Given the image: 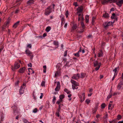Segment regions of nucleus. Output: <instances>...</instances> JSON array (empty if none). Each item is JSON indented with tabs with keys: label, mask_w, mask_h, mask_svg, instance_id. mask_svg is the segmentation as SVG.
I'll return each instance as SVG.
<instances>
[{
	"label": "nucleus",
	"mask_w": 123,
	"mask_h": 123,
	"mask_svg": "<svg viewBox=\"0 0 123 123\" xmlns=\"http://www.w3.org/2000/svg\"><path fill=\"white\" fill-rule=\"evenodd\" d=\"M81 75L80 78H84L85 77L86 75V74L84 73H81Z\"/></svg>",
	"instance_id": "obj_24"
},
{
	"label": "nucleus",
	"mask_w": 123,
	"mask_h": 123,
	"mask_svg": "<svg viewBox=\"0 0 123 123\" xmlns=\"http://www.w3.org/2000/svg\"><path fill=\"white\" fill-rule=\"evenodd\" d=\"M80 101L81 102H83L84 100H83V97H82L80 96Z\"/></svg>",
	"instance_id": "obj_47"
},
{
	"label": "nucleus",
	"mask_w": 123,
	"mask_h": 123,
	"mask_svg": "<svg viewBox=\"0 0 123 123\" xmlns=\"http://www.w3.org/2000/svg\"><path fill=\"white\" fill-rule=\"evenodd\" d=\"M108 0H102L101 2L102 4H104L106 3L109 2Z\"/></svg>",
	"instance_id": "obj_18"
},
{
	"label": "nucleus",
	"mask_w": 123,
	"mask_h": 123,
	"mask_svg": "<svg viewBox=\"0 0 123 123\" xmlns=\"http://www.w3.org/2000/svg\"><path fill=\"white\" fill-rule=\"evenodd\" d=\"M25 52L28 55L32 53L31 52L28 50H26L25 51Z\"/></svg>",
	"instance_id": "obj_35"
},
{
	"label": "nucleus",
	"mask_w": 123,
	"mask_h": 123,
	"mask_svg": "<svg viewBox=\"0 0 123 123\" xmlns=\"http://www.w3.org/2000/svg\"><path fill=\"white\" fill-rule=\"evenodd\" d=\"M54 44L56 45H58V42H57L56 41H54Z\"/></svg>",
	"instance_id": "obj_45"
},
{
	"label": "nucleus",
	"mask_w": 123,
	"mask_h": 123,
	"mask_svg": "<svg viewBox=\"0 0 123 123\" xmlns=\"http://www.w3.org/2000/svg\"><path fill=\"white\" fill-rule=\"evenodd\" d=\"M85 102L88 104L90 102V100L88 99H86L85 101Z\"/></svg>",
	"instance_id": "obj_41"
},
{
	"label": "nucleus",
	"mask_w": 123,
	"mask_h": 123,
	"mask_svg": "<svg viewBox=\"0 0 123 123\" xmlns=\"http://www.w3.org/2000/svg\"><path fill=\"white\" fill-rule=\"evenodd\" d=\"M112 24V23L111 22H105L104 23L103 25L104 27L106 29L109 26H111Z\"/></svg>",
	"instance_id": "obj_6"
},
{
	"label": "nucleus",
	"mask_w": 123,
	"mask_h": 123,
	"mask_svg": "<svg viewBox=\"0 0 123 123\" xmlns=\"http://www.w3.org/2000/svg\"><path fill=\"white\" fill-rule=\"evenodd\" d=\"M64 91L66 92L68 94H69L71 93L70 91L68 90L66 88H65L64 90Z\"/></svg>",
	"instance_id": "obj_20"
},
{
	"label": "nucleus",
	"mask_w": 123,
	"mask_h": 123,
	"mask_svg": "<svg viewBox=\"0 0 123 123\" xmlns=\"http://www.w3.org/2000/svg\"><path fill=\"white\" fill-rule=\"evenodd\" d=\"M37 111V109L36 108L33 111V112L34 113L36 112Z\"/></svg>",
	"instance_id": "obj_48"
},
{
	"label": "nucleus",
	"mask_w": 123,
	"mask_h": 123,
	"mask_svg": "<svg viewBox=\"0 0 123 123\" xmlns=\"http://www.w3.org/2000/svg\"><path fill=\"white\" fill-rule=\"evenodd\" d=\"M50 7H49L46 9L45 10V14L46 15L49 14L50 13L52 12Z\"/></svg>",
	"instance_id": "obj_7"
},
{
	"label": "nucleus",
	"mask_w": 123,
	"mask_h": 123,
	"mask_svg": "<svg viewBox=\"0 0 123 123\" xmlns=\"http://www.w3.org/2000/svg\"><path fill=\"white\" fill-rule=\"evenodd\" d=\"M72 78L73 79L75 80H77L78 79L77 76L76 74L74 75L72 77Z\"/></svg>",
	"instance_id": "obj_25"
},
{
	"label": "nucleus",
	"mask_w": 123,
	"mask_h": 123,
	"mask_svg": "<svg viewBox=\"0 0 123 123\" xmlns=\"http://www.w3.org/2000/svg\"><path fill=\"white\" fill-rule=\"evenodd\" d=\"M76 75L78 79L80 78V76L79 74H77Z\"/></svg>",
	"instance_id": "obj_50"
},
{
	"label": "nucleus",
	"mask_w": 123,
	"mask_h": 123,
	"mask_svg": "<svg viewBox=\"0 0 123 123\" xmlns=\"http://www.w3.org/2000/svg\"><path fill=\"white\" fill-rule=\"evenodd\" d=\"M20 22V21H18L15 23L13 25V27L14 28H16L19 25Z\"/></svg>",
	"instance_id": "obj_13"
},
{
	"label": "nucleus",
	"mask_w": 123,
	"mask_h": 123,
	"mask_svg": "<svg viewBox=\"0 0 123 123\" xmlns=\"http://www.w3.org/2000/svg\"><path fill=\"white\" fill-rule=\"evenodd\" d=\"M60 74V72L59 71H57L56 72L55 76V77H57L59 76Z\"/></svg>",
	"instance_id": "obj_19"
},
{
	"label": "nucleus",
	"mask_w": 123,
	"mask_h": 123,
	"mask_svg": "<svg viewBox=\"0 0 123 123\" xmlns=\"http://www.w3.org/2000/svg\"><path fill=\"white\" fill-rule=\"evenodd\" d=\"M56 100V98L54 96L53 97V99L52 102L54 104H55V100Z\"/></svg>",
	"instance_id": "obj_43"
},
{
	"label": "nucleus",
	"mask_w": 123,
	"mask_h": 123,
	"mask_svg": "<svg viewBox=\"0 0 123 123\" xmlns=\"http://www.w3.org/2000/svg\"><path fill=\"white\" fill-rule=\"evenodd\" d=\"M103 17L105 18H107L109 17L108 14V13H105L103 14Z\"/></svg>",
	"instance_id": "obj_23"
},
{
	"label": "nucleus",
	"mask_w": 123,
	"mask_h": 123,
	"mask_svg": "<svg viewBox=\"0 0 123 123\" xmlns=\"http://www.w3.org/2000/svg\"><path fill=\"white\" fill-rule=\"evenodd\" d=\"M86 21V23H87L89 21V16L88 15H86L85 17Z\"/></svg>",
	"instance_id": "obj_30"
},
{
	"label": "nucleus",
	"mask_w": 123,
	"mask_h": 123,
	"mask_svg": "<svg viewBox=\"0 0 123 123\" xmlns=\"http://www.w3.org/2000/svg\"><path fill=\"white\" fill-rule=\"evenodd\" d=\"M67 25H68V24H67V23H66L64 25V27L65 28H67Z\"/></svg>",
	"instance_id": "obj_64"
},
{
	"label": "nucleus",
	"mask_w": 123,
	"mask_h": 123,
	"mask_svg": "<svg viewBox=\"0 0 123 123\" xmlns=\"http://www.w3.org/2000/svg\"><path fill=\"white\" fill-rule=\"evenodd\" d=\"M71 81L72 84V89L73 90L77 89L78 88V87H75L74 86H79V84L78 82L73 80H71Z\"/></svg>",
	"instance_id": "obj_2"
},
{
	"label": "nucleus",
	"mask_w": 123,
	"mask_h": 123,
	"mask_svg": "<svg viewBox=\"0 0 123 123\" xmlns=\"http://www.w3.org/2000/svg\"><path fill=\"white\" fill-rule=\"evenodd\" d=\"M118 2H116V4L119 6H121L122 4H123V0H117Z\"/></svg>",
	"instance_id": "obj_11"
},
{
	"label": "nucleus",
	"mask_w": 123,
	"mask_h": 123,
	"mask_svg": "<svg viewBox=\"0 0 123 123\" xmlns=\"http://www.w3.org/2000/svg\"><path fill=\"white\" fill-rule=\"evenodd\" d=\"M69 15V13H68V10L67 11L65 12V15L66 16V18H68V15Z\"/></svg>",
	"instance_id": "obj_39"
},
{
	"label": "nucleus",
	"mask_w": 123,
	"mask_h": 123,
	"mask_svg": "<svg viewBox=\"0 0 123 123\" xmlns=\"http://www.w3.org/2000/svg\"><path fill=\"white\" fill-rule=\"evenodd\" d=\"M123 86V82L122 81L120 82L119 83H118L117 88L118 90L120 89H121V87Z\"/></svg>",
	"instance_id": "obj_12"
},
{
	"label": "nucleus",
	"mask_w": 123,
	"mask_h": 123,
	"mask_svg": "<svg viewBox=\"0 0 123 123\" xmlns=\"http://www.w3.org/2000/svg\"><path fill=\"white\" fill-rule=\"evenodd\" d=\"M10 20L9 19L7 20L6 23H5V24L6 25V26H7V25H8L10 23Z\"/></svg>",
	"instance_id": "obj_31"
},
{
	"label": "nucleus",
	"mask_w": 123,
	"mask_h": 123,
	"mask_svg": "<svg viewBox=\"0 0 123 123\" xmlns=\"http://www.w3.org/2000/svg\"><path fill=\"white\" fill-rule=\"evenodd\" d=\"M6 27H7V26H6V25L5 24L2 27V29L3 30H4L5 29V28Z\"/></svg>",
	"instance_id": "obj_56"
},
{
	"label": "nucleus",
	"mask_w": 123,
	"mask_h": 123,
	"mask_svg": "<svg viewBox=\"0 0 123 123\" xmlns=\"http://www.w3.org/2000/svg\"><path fill=\"white\" fill-rule=\"evenodd\" d=\"M106 106L105 105V103L102 104L101 105V107L102 109H104L105 108Z\"/></svg>",
	"instance_id": "obj_37"
},
{
	"label": "nucleus",
	"mask_w": 123,
	"mask_h": 123,
	"mask_svg": "<svg viewBox=\"0 0 123 123\" xmlns=\"http://www.w3.org/2000/svg\"><path fill=\"white\" fill-rule=\"evenodd\" d=\"M41 0L42 1V2L43 3H45L46 1V0Z\"/></svg>",
	"instance_id": "obj_57"
},
{
	"label": "nucleus",
	"mask_w": 123,
	"mask_h": 123,
	"mask_svg": "<svg viewBox=\"0 0 123 123\" xmlns=\"http://www.w3.org/2000/svg\"><path fill=\"white\" fill-rule=\"evenodd\" d=\"M61 25L63 26L65 22V19L63 18H62L61 19Z\"/></svg>",
	"instance_id": "obj_17"
},
{
	"label": "nucleus",
	"mask_w": 123,
	"mask_h": 123,
	"mask_svg": "<svg viewBox=\"0 0 123 123\" xmlns=\"http://www.w3.org/2000/svg\"><path fill=\"white\" fill-rule=\"evenodd\" d=\"M23 121L25 123H30L28 122L27 120L25 119H24L23 120Z\"/></svg>",
	"instance_id": "obj_40"
},
{
	"label": "nucleus",
	"mask_w": 123,
	"mask_h": 123,
	"mask_svg": "<svg viewBox=\"0 0 123 123\" xmlns=\"http://www.w3.org/2000/svg\"><path fill=\"white\" fill-rule=\"evenodd\" d=\"M98 109L97 108H96L94 107V108L92 110V113H95L96 112V111L97 109Z\"/></svg>",
	"instance_id": "obj_27"
},
{
	"label": "nucleus",
	"mask_w": 123,
	"mask_h": 123,
	"mask_svg": "<svg viewBox=\"0 0 123 123\" xmlns=\"http://www.w3.org/2000/svg\"><path fill=\"white\" fill-rule=\"evenodd\" d=\"M95 19V17H93L92 18V23H93L94 22V20Z\"/></svg>",
	"instance_id": "obj_60"
},
{
	"label": "nucleus",
	"mask_w": 123,
	"mask_h": 123,
	"mask_svg": "<svg viewBox=\"0 0 123 123\" xmlns=\"http://www.w3.org/2000/svg\"><path fill=\"white\" fill-rule=\"evenodd\" d=\"M117 68H116L114 69L113 70V71L115 73L117 71Z\"/></svg>",
	"instance_id": "obj_55"
},
{
	"label": "nucleus",
	"mask_w": 123,
	"mask_h": 123,
	"mask_svg": "<svg viewBox=\"0 0 123 123\" xmlns=\"http://www.w3.org/2000/svg\"><path fill=\"white\" fill-rule=\"evenodd\" d=\"M73 5H74L76 7L77 6H78L77 3V2H74L73 4Z\"/></svg>",
	"instance_id": "obj_53"
},
{
	"label": "nucleus",
	"mask_w": 123,
	"mask_h": 123,
	"mask_svg": "<svg viewBox=\"0 0 123 123\" xmlns=\"http://www.w3.org/2000/svg\"><path fill=\"white\" fill-rule=\"evenodd\" d=\"M57 83V85L56 88H55V90L56 91H59L60 88V83L59 82H55V83Z\"/></svg>",
	"instance_id": "obj_8"
},
{
	"label": "nucleus",
	"mask_w": 123,
	"mask_h": 123,
	"mask_svg": "<svg viewBox=\"0 0 123 123\" xmlns=\"http://www.w3.org/2000/svg\"><path fill=\"white\" fill-rule=\"evenodd\" d=\"M20 67V65L16 62H15L14 64V67H13L12 66V69L13 71L15 70V69H17L19 68Z\"/></svg>",
	"instance_id": "obj_5"
},
{
	"label": "nucleus",
	"mask_w": 123,
	"mask_h": 123,
	"mask_svg": "<svg viewBox=\"0 0 123 123\" xmlns=\"http://www.w3.org/2000/svg\"><path fill=\"white\" fill-rule=\"evenodd\" d=\"M67 51H66L64 53V56H66L67 55Z\"/></svg>",
	"instance_id": "obj_46"
},
{
	"label": "nucleus",
	"mask_w": 123,
	"mask_h": 123,
	"mask_svg": "<svg viewBox=\"0 0 123 123\" xmlns=\"http://www.w3.org/2000/svg\"><path fill=\"white\" fill-rule=\"evenodd\" d=\"M71 61H70L68 62H67L65 65L67 66H69L71 65Z\"/></svg>",
	"instance_id": "obj_33"
},
{
	"label": "nucleus",
	"mask_w": 123,
	"mask_h": 123,
	"mask_svg": "<svg viewBox=\"0 0 123 123\" xmlns=\"http://www.w3.org/2000/svg\"><path fill=\"white\" fill-rule=\"evenodd\" d=\"M111 105L110 103L109 104L108 106V109L109 110L110 109V107L111 106Z\"/></svg>",
	"instance_id": "obj_61"
},
{
	"label": "nucleus",
	"mask_w": 123,
	"mask_h": 123,
	"mask_svg": "<svg viewBox=\"0 0 123 123\" xmlns=\"http://www.w3.org/2000/svg\"><path fill=\"white\" fill-rule=\"evenodd\" d=\"M84 29L81 28L80 30L78 31V32L79 33L81 34L84 31Z\"/></svg>",
	"instance_id": "obj_32"
},
{
	"label": "nucleus",
	"mask_w": 123,
	"mask_h": 123,
	"mask_svg": "<svg viewBox=\"0 0 123 123\" xmlns=\"http://www.w3.org/2000/svg\"><path fill=\"white\" fill-rule=\"evenodd\" d=\"M56 115L58 117H59L60 115L59 114V112H56Z\"/></svg>",
	"instance_id": "obj_51"
},
{
	"label": "nucleus",
	"mask_w": 123,
	"mask_h": 123,
	"mask_svg": "<svg viewBox=\"0 0 123 123\" xmlns=\"http://www.w3.org/2000/svg\"><path fill=\"white\" fill-rule=\"evenodd\" d=\"M93 63L94 67H96L97 66H98L96 67L95 69L96 71L98 70L99 69L101 65V63H98V61H95Z\"/></svg>",
	"instance_id": "obj_3"
},
{
	"label": "nucleus",
	"mask_w": 123,
	"mask_h": 123,
	"mask_svg": "<svg viewBox=\"0 0 123 123\" xmlns=\"http://www.w3.org/2000/svg\"><path fill=\"white\" fill-rule=\"evenodd\" d=\"M65 95L64 94L61 95L59 96V98L60 99L62 100V99L65 97Z\"/></svg>",
	"instance_id": "obj_28"
},
{
	"label": "nucleus",
	"mask_w": 123,
	"mask_h": 123,
	"mask_svg": "<svg viewBox=\"0 0 123 123\" xmlns=\"http://www.w3.org/2000/svg\"><path fill=\"white\" fill-rule=\"evenodd\" d=\"M26 84L23 83L21 86L20 89L19 90V92L20 94L23 93L24 92V90Z\"/></svg>",
	"instance_id": "obj_4"
},
{
	"label": "nucleus",
	"mask_w": 123,
	"mask_h": 123,
	"mask_svg": "<svg viewBox=\"0 0 123 123\" xmlns=\"http://www.w3.org/2000/svg\"><path fill=\"white\" fill-rule=\"evenodd\" d=\"M81 28L85 29V25L84 24L83 22L82 21H81Z\"/></svg>",
	"instance_id": "obj_21"
},
{
	"label": "nucleus",
	"mask_w": 123,
	"mask_h": 123,
	"mask_svg": "<svg viewBox=\"0 0 123 123\" xmlns=\"http://www.w3.org/2000/svg\"><path fill=\"white\" fill-rule=\"evenodd\" d=\"M83 9V8L82 6L79 7L77 9V12L76 14L77 15H78V21H80V16L81 15V14L80 13L82 12Z\"/></svg>",
	"instance_id": "obj_1"
},
{
	"label": "nucleus",
	"mask_w": 123,
	"mask_h": 123,
	"mask_svg": "<svg viewBox=\"0 0 123 123\" xmlns=\"http://www.w3.org/2000/svg\"><path fill=\"white\" fill-rule=\"evenodd\" d=\"M25 67H24L19 69V72L21 73H23L25 72Z\"/></svg>",
	"instance_id": "obj_14"
},
{
	"label": "nucleus",
	"mask_w": 123,
	"mask_h": 123,
	"mask_svg": "<svg viewBox=\"0 0 123 123\" xmlns=\"http://www.w3.org/2000/svg\"><path fill=\"white\" fill-rule=\"evenodd\" d=\"M81 51V47H80V48L79 50L78 51V52L76 53H74V54L75 56H76L77 57H79L80 55H79V53Z\"/></svg>",
	"instance_id": "obj_10"
},
{
	"label": "nucleus",
	"mask_w": 123,
	"mask_h": 123,
	"mask_svg": "<svg viewBox=\"0 0 123 123\" xmlns=\"http://www.w3.org/2000/svg\"><path fill=\"white\" fill-rule=\"evenodd\" d=\"M34 1H31V0H29L27 2V4L30 5L32 4L33 2Z\"/></svg>",
	"instance_id": "obj_38"
},
{
	"label": "nucleus",
	"mask_w": 123,
	"mask_h": 123,
	"mask_svg": "<svg viewBox=\"0 0 123 123\" xmlns=\"http://www.w3.org/2000/svg\"><path fill=\"white\" fill-rule=\"evenodd\" d=\"M117 117L118 119H119L121 118V116L120 115H118L117 116Z\"/></svg>",
	"instance_id": "obj_54"
},
{
	"label": "nucleus",
	"mask_w": 123,
	"mask_h": 123,
	"mask_svg": "<svg viewBox=\"0 0 123 123\" xmlns=\"http://www.w3.org/2000/svg\"><path fill=\"white\" fill-rule=\"evenodd\" d=\"M80 20H81V21H83V20H84V18L83 14H81V15L80 16Z\"/></svg>",
	"instance_id": "obj_26"
},
{
	"label": "nucleus",
	"mask_w": 123,
	"mask_h": 123,
	"mask_svg": "<svg viewBox=\"0 0 123 123\" xmlns=\"http://www.w3.org/2000/svg\"><path fill=\"white\" fill-rule=\"evenodd\" d=\"M100 115L99 114H97L96 115V117L97 118H99L100 117Z\"/></svg>",
	"instance_id": "obj_63"
},
{
	"label": "nucleus",
	"mask_w": 123,
	"mask_h": 123,
	"mask_svg": "<svg viewBox=\"0 0 123 123\" xmlns=\"http://www.w3.org/2000/svg\"><path fill=\"white\" fill-rule=\"evenodd\" d=\"M27 47H29L30 48H31V44H28L27 45Z\"/></svg>",
	"instance_id": "obj_49"
},
{
	"label": "nucleus",
	"mask_w": 123,
	"mask_h": 123,
	"mask_svg": "<svg viewBox=\"0 0 123 123\" xmlns=\"http://www.w3.org/2000/svg\"><path fill=\"white\" fill-rule=\"evenodd\" d=\"M28 66L29 67H32V64L31 63H30L28 64Z\"/></svg>",
	"instance_id": "obj_58"
},
{
	"label": "nucleus",
	"mask_w": 123,
	"mask_h": 123,
	"mask_svg": "<svg viewBox=\"0 0 123 123\" xmlns=\"http://www.w3.org/2000/svg\"><path fill=\"white\" fill-rule=\"evenodd\" d=\"M41 95L40 96V99H41L42 98L43 96V93H41Z\"/></svg>",
	"instance_id": "obj_62"
},
{
	"label": "nucleus",
	"mask_w": 123,
	"mask_h": 123,
	"mask_svg": "<svg viewBox=\"0 0 123 123\" xmlns=\"http://www.w3.org/2000/svg\"><path fill=\"white\" fill-rule=\"evenodd\" d=\"M117 0H108L109 2L111 3H112V2H117Z\"/></svg>",
	"instance_id": "obj_34"
},
{
	"label": "nucleus",
	"mask_w": 123,
	"mask_h": 123,
	"mask_svg": "<svg viewBox=\"0 0 123 123\" xmlns=\"http://www.w3.org/2000/svg\"><path fill=\"white\" fill-rule=\"evenodd\" d=\"M14 111V114L15 115H16V112L15 111H16V109H17V104L15 103V104L14 106H12V107Z\"/></svg>",
	"instance_id": "obj_9"
},
{
	"label": "nucleus",
	"mask_w": 123,
	"mask_h": 123,
	"mask_svg": "<svg viewBox=\"0 0 123 123\" xmlns=\"http://www.w3.org/2000/svg\"><path fill=\"white\" fill-rule=\"evenodd\" d=\"M77 28L76 25V24H73V26L72 27V29L71 30V31H72L76 29Z\"/></svg>",
	"instance_id": "obj_15"
},
{
	"label": "nucleus",
	"mask_w": 123,
	"mask_h": 123,
	"mask_svg": "<svg viewBox=\"0 0 123 123\" xmlns=\"http://www.w3.org/2000/svg\"><path fill=\"white\" fill-rule=\"evenodd\" d=\"M112 96V95L111 94H110L107 96V101H108V99L111 98Z\"/></svg>",
	"instance_id": "obj_29"
},
{
	"label": "nucleus",
	"mask_w": 123,
	"mask_h": 123,
	"mask_svg": "<svg viewBox=\"0 0 123 123\" xmlns=\"http://www.w3.org/2000/svg\"><path fill=\"white\" fill-rule=\"evenodd\" d=\"M83 97V100H84L85 99V93H83L82 94V96H81Z\"/></svg>",
	"instance_id": "obj_42"
},
{
	"label": "nucleus",
	"mask_w": 123,
	"mask_h": 123,
	"mask_svg": "<svg viewBox=\"0 0 123 123\" xmlns=\"http://www.w3.org/2000/svg\"><path fill=\"white\" fill-rule=\"evenodd\" d=\"M51 29V27L50 26H48L47 27L46 29H45V31H46L47 32H49L50 30Z\"/></svg>",
	"instance_id": "obj_22"
},
{
	"label": "nucleus",
	"mask_w": 123,
	"mask_h": 123,
	"mask_svg": "<svg viewBox=\"0 0 123 123\" xmlns=\"http://www.w3.org/2000/svg\"><path fill=\"white\" fill-rule=\"evenodd\" d=\"M99 57H101L103 56V52L102 50H100V52L98 53V55Z\"/></svg>",
	"instance_id": "obj_16"
},
{
	"label": "nucleus",
	"mask_w": 123,
	"mask_h": 123,
	"mask_svg": "<svg viewBox=\"0 0 123 123\" xmlns=\"http://www.w3.org/2000/svg\"><path fill=\"white\" fill-rule=\"evenodd\" d=\"M116 17L115 14V13H113L112 16L111 17V18L112 19H114Z\"/></svg>",
	"instance_id": "obj_36"
},
{
	"label": "nucleus",
	"mask_w": 123,
	"mask_h": 123,
	"mask_svg": "<svg viewBox=\"0 0 123 123\" xmlns=\"http://www.w3.org/2000/svg\"><path fill=\"white\" fill-rule=\"evenodd\" d=\"M45 82L44 81H42L41 84V86H45Z\"/></svg>",
	"instance_id": "obj_44"
},
{
	"label": "nucleus",
	"mask_w": 123,
	"mask_h": 123,
	"mask_svg": "<svg viewBox=\"0 0 123 123\" xmlns=\"http://www.w3.org/2000/svg\"><path fill=\"white\" fill-rule=\"evenodd\" d=\"M19 11V10L18 9H16L15 11V13H18Z\"/></svg>",
	"instance_id": "obj_52"
},
{
	"label": "nucleus",
	"mask_w": 123,
	"mask_h": 123,
	"mask_svg": "<svg viewBox=\"0 0 123 123\" xmlns=\"http://www.w3.org/2000/svg\"><path fill=\"white\" fill-rule=\"evenodd\" d=\"M108 117V114H106L104 117V118L106 119Z\"/></svg>",
	"instance_id": "obj_59"
}]
</instances>
